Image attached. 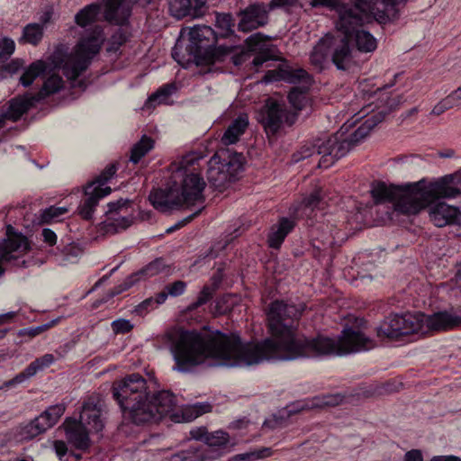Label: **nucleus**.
<instances>
[{
    "mask_svg": "<svg viewBox=\"0 0 461 461\" xmlns=\"http://www.w3.org/2000/svg\"><path fill=\"white\" fill-rule=\"evenodd\" d=\"M271 38L262 32H256L245 40V47L249 53L276 51L273 45L267 44Z\"/></svg>",
    "mask_w": 461,
    "mask_h": 461,
    "instance_id": "nucleus-28",
    "label": "nucleus"
},
{
    "mask_svg": "<svg viewBox=\"0 0 461 461\" xmlns=\"http://www.w3.org/2000/svg\"><path fill=\"white\" fill-rule=\"evenodd\" d=\"M326 35L321 38L310 54V62L318 71H321L328 61L330 56Z\"/></svg>",
    "mask_w": 461,
    "mask_h": 461,
    "instance_id": "nucleus-29",
    "label": "nucleus"
},
{
    "mask_svg": "<svg viewBox=\"0 0 461 461\" xmlns=\"http://www.w3.org/2000/svg\"><path fill=\"white\" fill-rule=\"evenodd\" d=\"M111 326L115 334H125L133 329V325L126 319L115 320L112 322Z\"/></svg>",
    "mask_w": 461,
    "mask_h": 461,
    "instance_id": "nucleus-51",
    "label": "nucleus"
},
{
    "mask_svg": "<svg viewBox=\"0 0 461 461\" xmlns=\"http://www.w3.org/2000/svg\"><path fill=\"white\" fill-rule=\"evenodd\" d=\"M39 101L32 94L26 93L17 95L7 102V108H0L5 121L17 122L22 116L33 108Z\"/></svg>",
    "mask_w": 461,
    "mask_h": 461,
    "instance_id": "nucleus-17",
    "label": "nucleus"
},
{
    "mask_svg": "<svg viewBox=\"0 0 461 461\" xmlns=\"http://www.w3.org/2000/svg\"><path fill=\"white\" fill-rule=\"evenodd\" d=\"M68 212V209L65 206H50L41 211V222L50 223L51 221L59 218Z\"/></svg>",
    "mask_w": 461,
    "mask_h": 461,
    "instance_id": "nucleus-46",
    "label": "nucleus"
},
{
    "mask_svg": "<svg viewBox=\"0 0 461 461\" xmlns=\"http://www.w3.org/2000/svg\"><path fill=\"white\" fill-rule=\"evenodd\" d=\"M129 37V32L125 29L120 27L111 36L106 50L108 52L118 51L120 48L128 41Z\"/></svg>",
    "mask_w": 461,
    "mask_h": 461,
    "instance_id": "nucleus-41",
    "label": "nucleus"
},
{
    "mask_svg": "<svg viewBox=\"0 0 461 461\" xmlns=\"http://www.w3.org/2000/svg\"><path fill=\"white\" fill-rule=\"evenodd\" d=\"M402 328H400L398 314L386 317L379 326L375 328L376 336L380 339H397L402 337Z\"/></svg>",
    "mask_w": 461,
    "mask_h": 461,
    "instance_id": "nucleus-26",
    "label": "nucleus"
},
{
    "mask_svg": "<svg viewBox=\"0 0 461 461\" xmlns=\"http://www.w3.org/2000/svg\"><path fill=\"white\" fill-rule=\"evenodd\" d=\"M358 24L349 25L348 28H338L337 35L326 34L331 62L337 69L346 71L350 68L353 60V47L350 41V32Z\"/></svg>",
    "mask_w": 461,
    "mask_h": 461,
    "instance_id": "nucleus-12",
    "label": "nucleus"
},
{
    "mask_svg": "<svg viewBox=\"0 0 461 461\" xmlns=\"http://www.w3.org/2000/svg\"><path fill=\"white\" fill-rule=\"evenodd\" d=\"M198 158L188 155L181 160L167 182L166 188L150 192L149 200L157 210L167 212L183 205L190 207L205 201L203 190L206 183L200 174L189 169Z\"/></svg>",
    "mask_w": 461,
    "mask_h": 461,
    "instance_id": "nucleus-5",
    "label": "nucleus"
},
{
    "mask_svg": "<svg viewBox=\"0 0 461 461\" xmlns=\"http://www.w3.org/2000/svg\"><path fill=\"white\" fill-rule=\"evenodd\" d=\"M112 391L123 415L137 425L159 421L170 414L176 404V396L169 391L150 394L147 381L136 373L115 381Z\"/></svg>",
    "mask_w": 461,
    "mask_h": 461,
    "instance_id": "nucleus-4",
    "label": "nucleus"
},
{
    "mask_svg": "<svg viewBox=\"0 0 461 461\" xmlns=\"http://www.w3.org/2000/svg\"><path fill=\"white\" fill-rule=\"evenodd\" d=\"M42 237H43L44 242H46L50 246H53L54 244H56L57 235L50 229H47V228L43 229L42 230Z\"/></svg>",
    "mask_w": 461,
    "mask_h": 461,
    "instance_id": "nucleus-62",
    "label": "nucleus"
},
{
    "mask_svg": "<svg viewBox=\"0 0 461 461\" xmlns=\"http://www.w3.org/2000/svg\"><path fill=\"white\" fill-rule=\"evenodd\" d=\"M321 190L317 189L314 192H312L309 196L303 199V204L307 208H315L318 206L319 203L321 202L322 196L321 194Z\"/></svg>",
    "mask_w": 461,
    "mask_h": 461,
    "instance_id": "nucleus-57",
    "label": "nucleus"
},
{
    "mask_svg": "<svg viewBox=\"0 0 461 461\" xmlns=\"http://www.w3.org/2000/svg\"><path fill=\"white\" fill-rule=\"evenodd\" d=\"M104 41V31L95 25L86 32L75 48V54L68 56L63 46H59L50 56L54 68H62L63 74L72 81V86L85 87L84 81L76 82L77 77L87 69L93 58L100 51Z\"/></svg>",
    "mask_w": 461,
    "mask_h": 461,
    "instance_id": "nucleus-8",
    "label": "nucleus"
},
{
    "mask_svg": "<svg viewBox=\"0 0 461 461\" xmlns=\"http://www.w3.org/2000/svg\"><path fill=\"white\" fill-rule=\"evenodd\" d=\"M100 11V6L96 4H91L81 9L75 15V23L80 27H86L94 23Z\"/></svg>",
    "mask_w": 461,
    "mask_h": 461,
    "instance_id": "nucleus-35",
    "label": "nucleus"
},
{
    "mask_svg": "<svg viewBox=\"0 0 461 461\" xmlns=\"http://www.w3.org/2000/svg\"><path fill=\"white\" fill-rule=\"evenodd\" d=\"M429 219L437 227L447 225L461 226V211L459 208L439 202L429 208Z\"/></svg>",
    "mask_w": 461,
    "mask_h": 461,
    "instance_id": "nucleus-18",
    "label": "nucleus"
},
{
    "mask_svg": "<svg viewBox=\"0 0 461 461\" xmlns=\"http://www.w3.org/2000/svg\"><path fill=\"white\" fill-rule=\"evenodd\" d=\"M343 396L340 394H326L322 396H316L312 399V406L315 408H323L327 406H337L343 402Z\"/></svg>",
    "mask_w": 461,
    "mask_h": 461,
    "instance_id": "nucleus-44",
    "label": "nucleus"
},
{
    "mask_svg": "<svg viewBox=\"0 0 461 461\" xmlns=\"http://www.w3.org/2000/svg\"><path fill=\"white\" fill-rule=\"evenodd\" d=\"M454 105L448 96H446L439 103H438L432 109L431 114L440 115L448 109L453 108Z\"/></svg>",
    "mask_w": 461,
    "mask_h": 461,
    "instance_id": "nucleus-56",
    "label": "nucleus"
},
{
    "mask_svg": "<svg viewBox=\"0 0 461 461\" xmlns=\"http://www.w3.org/2000/svg\"><path fill=\"white\" fill-rule=\"evenodd\" d=\"M192 9L189 16L193 18H199L204 15L206 11V1L205 0H191Z\"/></svg>",
    "mask_w": 461,
    "mask_h": 461,
    "instance_id": "nucleus-54",
    "label": "nucleus"
},
{
    "mask_svg": "<svg viewBox=\"0 0 461 461\" xmlns=\"http://www.w3.org/2000/svg\"><path fill=\"white\" fill-rule=\"evenodd\" d=\"M256 57L252 60V65L258 68L261 67L266 61L275 59V51L270 52H262V53H256Z\"/></svg>",
    "mask_w": 461,
    "mask_h": 461,
    "instance_id": "nucleus-58",
    "label": "nucleus"
},
{
    "mask_svg": "<svg viewBox=\"0 0 461 461\" xmlns=\"http://www.w3.org/2000/svg\"><path fill=\"white\" fill-rule=\"evenodd\" d=\"M47 68L46 62L41 59L32 62L20 77V83L24 87L30 86L37 77L46 72Z\"/></svg>",
    "mask_w": 461,
    "mask_h": 461,
    "instance_id": "nucleus-33",
    "label": "nucleus"
},
{
    "mask_svg": "<svg viewBox=\"0 0 461 461\" xmlns=\"http://www.w3.org/2000/svg\"><path fill=\"white\" fill-rule=\"evenodd\" d=\"M64 81L59 75H52L49 77L43 83L42 86L37 94L33 95L39 101H42L48 96L58 93L63 87Z\"/></svg>",
    "mask_w": 461,
    "mask_h": 461,
    "instance_id": "nucleus-34",
    "label": "nucleus"
},
{
    "mask_svg": "<svg viewBox=\"0 0 461 461\" xmlns=\"http://www.w3.org/2000/svg\"><path fill=\"white\" fill-rule=\"evenodd\" d=\"M15 49L14 41L10 38H4L0 42V61L7 60Z\"/></svg>",
    "mask_w": 461,
    "mask_h": 461,
    "instance_id": "nucleus-50",
    "label": "nucleus"
},
{
    "mask_svg": "<svg viewBox=\"0 0 461 461\" xmlns=\"http://www.w3.org/2000/svg\"><path fill=\"white\" fill-rule=\"evenodd\" d=\"M362 25H357L350 32V41L355 40L357 50L361 52H372L376 49V40L365 30H359Z\"/></svg>",
    "mask_w": 461,
    "mask_h": 461,
    "instance_id": "nucleus-27",
    "label": "nucleus"
},
{
    "mask_svg": "<svg viewBox=\"0 0 461 461\" xmlns=\"http://www.w3.org/2000/svg\"><path fill=\"white\" fill-rule=\"evenodd\" d=\"M220 456L214 450L204 448L199 445H192L186 449L173 454L169 461H212Z\"/></svg>",
    "mask_w": 461,
    "mask_h": 461,
    "instance_id": "nucleus-21",
    "label": "nucleus"
},
{
    "mask_svg": "<svg viewBox=\"0 0 461 461\" xmlns=\"http://www.w3.org/2000/svg\"><path fill=\"white\" fill-rule=\"evenodd\" d=\"M404 461H423L422 453L419 449H411L404 455Z\"/></svg>",
    "mask_w": 461,
    "mask_h": 461,
    "instance_id": "nucleus-63",
    "label": "nucleus"
},
{
    "mask_svg": "<svg viewBox=\"0 0 461 461\" xmlns=\"http://www.w3.org/2000/svg\"><path fill=\"white\" fill-rule=\"evenodd\" d=\"M272 454L273 451L270 447H264L258 449H254L246 453L236 455L234 456V461H255L258 459L268 457Z\"/></svg>",
    "mask_w": 461,
    "mask_h": 461,
    "instance_id": "nucleus-42",
    "label": "nucleus"
},
{
    "mask_svg": "<svg viewBox=\"0 0 461 461\" xmlns=\"http://www.w3.org/2000/svg\"><path fill=\"white\" fill-rule=\"evenodd\" d=\"M49 428L41 415L32 420L30 422L21 425L19 429V435L24 440H30L33 438L44 433Z\"/></svg>",
    "mask_w": 461,
    "mask_h": 461,
    "instance_id": "nucleus-31",
    "label": "nucleus"
},
{
    "mask_svg": "<svg viewBox=\"0 0 461 461\" xmlns=\"http://www.w3.org/2000/svg\"><path fill=\"white\" fill-rule=\"evenodd\" d=\"M230 441V436L223 430H216L208 433L205 438V444L210 447H221L228 445Z\"/></svg>",
    "mask_w": 461,
    "mask_h": 461,
    "instance_id": "nucleus-45",
    "label": "nucleus"
},
{
    "mask_svg": "<svg viewBox=\"0 0 461 461\" xmlns=\"http://www.w3.org/2000/svg\"><path fill=\"white\" fill-rule=\"evenodd\" d=\"M43 35V26L37 23H32L23 28V32L18 41L20 44L37 46L41 41Z\"/></svg>",
    "mask_w": 461,
    "mask_h": 461,
    "instance_id": "nucleus-32",
    "label": "nucleus"
},
{
    "mask_svg": "<svg viewBox=\"0 0 461 461\" xmlns=\"http://www.w3.org/2000/svg\"><path fill=\"white\" fill-rule=\"evenodd\" d=\"M169 14L177 20L189 16L192 9L191 0H167Z\"/></svg>",
    "mask_w": 461,
    "mask_h": 461,
    "instance_id": "nucleus-38",
    "label": "nucleus"
},
{
    "mask_svg": "<svg viewBox=\"0 0 461 461\" xmlns=\"http://www.w3.org/2000/svg\"><path fill=\"white\" fill-rule=\"evenodd\" d=\"M116 170L115 165H108L99 176L86 185L85 198L77 208L78 214L83 219H92L95 207L98 204L99 200L111 193V187H103V185L115 175Z\"/></svg>",
    "mask_w": 461,
    "mask_h": 461,
    "instance_id": "nucleus-11",
    "label": "nucleus"
},
{
    "mask_svg": "<svg viewBox=\"0 0 461 461\" xmlns=\"http://www.w3.org/2000/svg\"><path fill=\"white\" fill-rule=\"evenodd\" d=\"M154 304V298L149 297L141 302L139 305H137L135 308V312L138 314H143L144 312H149V308H152Z\"/></svg>",
    "mask_w": 461,
    "mask_h": 461,
    "instance_id": "nucleus-61",
    "label": "nucleus"
},
{
    "mask_svg": "<svg viewBox=\"0 0 461 461\" xmlns=\"http://www.w3.org/2000/svg\"><path fill=\"white\" fill-rule=\"evenodd\" d=\"M213 30L208 25H194L189 31L188 44L177 40L172 50V58L182 67L194 63L196 66L214 64L224 60L232 52L234 47L220 45L215 47L219 39L235 36L236 20L231 13L215 12Z\"/></svg>",
    "mask_w": 461,
    "mask_h": 461,
    "instance_id": "nucleus-3",
    "label": "nucleus"
},
{
    "mask_svg": "<svg viewBox=\"0 0 461 461\" xmlns=\"http://www.w3.org/2000/svg\"><path fill=\"white\" fill-rule=\"evenodd\" d=\"M297 119V113L287 108L286 104L274 98H267L260 109L258 121L266 134L275 136L285 124L292 126Z\"/></svg>",
    "mask_w": 461,
    "mask_h": 461,
    "instance_id": "nucleus-10",
    "label": "nucleus"
},
{
    "mask_svg": "<svg viewBox=\"0 0 461 461\" xmlns=\"http://www.w3.org/2000/svg\"><path fill=\"white\" fill-rule=\"evenodd\" d=\"M208 431L205 427H200L194 429L190 431L191 438L195 440H201L205 443V438H207Z\"/></svg>",
    "mask_w": 461,
    "mask_h": 461,
    "instance_id": "nucleus-60",
    "label": "nucleus"
},
{
    "mask_svg": "<svg viewBox=\"0 0 461 461\" xmlns=\"http://www.w3.org/2000/svg\"><path fill=\"white\" fill-rule=\"evenodd\" d=\"M454 107L461 105V86L447 95Z\"/></svg>",
    "mask_w": 461,
    "mask_h": 461,
    "instance_id": "nucleus-64",
    "label": "nucleus"
},
{
    "mask_svg": "<svg viewBox=\"0 0 461 461\" xmlns=\"http://www.w3.org/2000/svg\"><path fill=\"white\" fill-rule=\"evenodd\" d=\"M66 436L69 443L77 449L86 450L90 447L89 434L93 433L87 427L76 420H68L66 422Z\"/></svg>",
    "mask_w": 461,
    "mask_h": 461,
    "instance_id": "nucleus-19",
    "label": "nucleus"
},
{
    "mask_svg": "<svg viewBox=\"0 0 461 461\" xmlns=\"http://www.w3.org/2000/svg\"><path fill=\"white\" fill-rule=\"evenodd\" d=\"M400 101L390 99L388 105L389 108L383 109L368 118H366L353 132L348 136L345 135L348 132L349 128L353 123L348 125L344 123L340 129L327 140H317L315 143L309 146L305 145L298 154H294V160L299 161L307 158L321 156L318 161L319 167L328 168L334 162L340 158L344 157L352 149L353 146L357 144L380 122H382L385 116L392 109L398 105Z\"/></svg>",
    "mask_w": 461,
    "mask_h": 461,
    "instance_id": "nucleus-6",
    "label": "nucleus"
},
{
    "mask_svg": "<svg viewBox=\"0 0 461 461\" xmlns=\"http://www.w3.org/2000/svg\"><path fill=\"white\" fill-rule=\"evenodd\" d=\"M167 268L164 259L158 258L148 264L146 267L136 272L138 277H151L160 273H163Z\"/></svg>",
    "mask_w": 461,
    "mask_h": 461,
    "instance_id": "nucleus-40",
    "label": "nucleus"
},
{
    "mask_svg": "<svg viewBox=\"0 0 461 461\" xmlns=\"http://www.w3.org/2000/svg\"><path fill=\"white\" fill-rule=\"evenodd\" d=\"M297 0H271L267 5L269 8V11L276 8H282V7H294L297 5Z\"/></svg>",
    "mask_w": 461,
    "mask_h": 461,
    "instance_id": "nucleus-59",
    "label": "nucleus"
},
{
    "mask_svg": "<svg viewBox=\"0 0 461 461\" xmlns=\"http://www.w3.org/2000/svg\"><path fill=\"white\" fill-rule=\"evenodd\" d=\"M54 322H55V321H51L50 323L37 326V327L23 329L19 331V335H21V336L27 335L30 338H34V337L38 336L39 334H41V332L45 331L46 330L50 329L53 325Z\"/></svg>",
    "mask_w": 461,
    "mask_h": 461,
    "instance_id": "nucleus-52",
    "label": "nucleus"
},
{
    "mask_svg": "<svg viewBox=\"0 0 461 461\" xmlns=\"http://www.w3.org/2000/svg\"><path fill=\"white\" fill-rule=\"evenodd\" d=\"M407 0H377L374 17L379 23L397 20ZM313 7L324 6L335 10L339 14L337 28H348L352 24H365L373 19V0H354V5L341 3L340 0H311Z\"/></svg>",
    "mask_w": 461,
    "mask_h": 461,
    "instance_id": "nucleus-7",
    "label": "nucleus"
},
{
    "mask_svg": "<svg viewBox=\"0 0 461 461\" xmlns=\"http://www.w3.org/2000/svg\"><path fill=\"white\" fill-rule=\"evenodd\" d=\"M249 125L248 116L246 114L240 115L233 120L224 131L221 141L223 145H230L236 143L240 137L245 132Z\"/></svg>",
    "mask_w": 461,
    "mask_h": 461,
    "instance_id": "nucleus-25",
    "label": "nucleus"
},
{
    "mask_svg": "<svg viewBox=\"0 0 461 461\" xmlns=\"http://www.w3.org/2000/svg\"><path fill=\"white\" fill-rule=\"evenodd\" d=\"M294 228V221L288 218H281L276 225H273L267 237V243L272 249H279L285 237Z\"/></svg>",
    "mask_w": 461,
    "mask_h": 461,
    "instance_id": "nucleus-24",
    "label": "nucleus"
},
{
    "mask_svg": "<svg viewBox=\"0 0 461 461\" xmlns=\"http://www.w3.org/2000/svg\"><path fill=\"white\" fill-rule=\"evenodd\" d=\"M104 3V18L109 23L123 25L130 14L131 10L124 5L125 0H103Z\"/></svg>",
    "mask_w": 461,
    "mask_h": 461,
    "instance_id": "nucleus-22",
    "label": "nucleus"
},
{
    "mask_svg": "<svg viewBox=\"0 0 461 461\" xmlns=\"http://www.w3.org/2000/svg\"><path fill=\"white\" fill-rule=\"evenodd\" d=\"M54 362V357L51 354H46L43 357L32 361L23 372L16 375L13 379L5 383L6 387L14 386L17 384H22L27 379L32 377L38 371L44 367L49 366Z\"/></svg>",
    "mask_w": 461,
    "mask_h": 461,
    "instance_id": "nucleus-23",
    "label": "nucleus"
},
{
    "mask_svg": "<svg viewBox=\"0 0 461 461\" xmlns=\"http://www.w3.org/2000/svg\"><path fill=\"white\" fill-rule=\"evenodd\" d=\"M315 409V406H312V400L309 402H297L290 406H288V415L296 414L304 410Z\"/></svg>",
    "mask_w": 461,
    "mask_h": 461,
    "instance_id": "nucleus-55",
    "label": "nucleus"
},
{
    "mask_svg": "<svg viewBox=\"0 0 461 461\" xmlns=\"http://www.w3.org/2000/svg\"><path fill=\"white\" fill-rule=\"evenodd\" d=\"M186 287V284L184 281L177 280L172 284L167 285L165 287V290L167 291V294L173 297L179 296L184 294Z\"/></svg>",
    "mask_w": 461,
    "mask_h": 461,
    "instance_id": "nucleus-53",
    "label": "nucleus"
},
{
    "mask_svg": "<svg viewBox=\"0 0 461 461\" xmlns=\"http://www.w3.org/2000/svg\"><path fill=\"white\" fill-rule=\"evenodd\" d=\"M400 328H402V336H406L412 333L423 334L421 312H416L414 314L405 313L399 315Z\"/></svg>",
    "mask_w": 461,
    "mask_h": 461,
    "instance_id": "nucleus-30",
    "label": "nucleus"
},
{
    "mask_svg": "<svg viewBox=\"0 0 461 461\" xmlns=\"http://www.w3.org/2000/svg\"><path fill=\"white\" fill-rule=\"evenodd\" d=\"M269 14L268 6L262 2L252 3L244 8H240L236 13V17L239 19L237 23L238 31L248 33L267 26L270 20Z\"/></svg>",
    "mask_w": 461,
    "mask_h": 461,
    "instance_id": "nucleus-13",
    "label": "nucleus"
},
{
    "mask_svg": "<svg viewBox=\"0 0 461 461\" xmlns=\"http://www.w3.org/2000/svg\"><path fill=\"white\" fill-rule=\"evenodd\" d=\"M370 193L375 204L389 202L401 213L416 214L437 200L461 195V172L445 175L434 180L422 178L402 185L374 182Z\"/></svg>",
    "mask_w": 461,
    "mask_h": 461,
    "instance_id": "nucleus-2",
    "label": "nucleus"
},
{
    "mask_svg": "<svg viewBox=\"0 0 461 461\" xmlns=\"http://www.w3.org/2000/svg\"><path fill=\"white\" fill-rule=\"evenodd\" d=\"M212 411V405L208 402H197L187 405L182 410V418L184 421H191L197 417L208 413Z\"/></svg>",
    "mask_w": 461,
    "mask_h": 461,
    "instance_id": "nucleus-37",
    "label": "nucleus"
},
{
    "mask_svg": "<svg viewBox=\"0 0 461 461\" xmlns=\"http://www.w3.org/2000/svg\"><path fill=\"white\" fill-rule=\"evenodd\" d=\"M305 305L283 300L272 302L267 311L268 330L274 339L258 343H243L239 336L217 331L206 336L181 328L167 333L176 366L174 370L190 372L206 359L211 366L242 367L258 365L264 360H293L324 355H348L368 351L376 342L364 332L345 328L338 339L318 336L307 339L297 332L298 321Z\"/></svg>",
    "mask_w": 461,
    "mask_h": 461,
    "instance_id": "nucleus-1",
    "label": "nucleus"
},
{
    "mask_svg": "<svg viewBox=\"0 0 461 461\" xmlns=\"http://www.w3.org/2000/svg\"><path fill=\"white\" fill-rule=\"evenodd\" d=\"M308 90V86H294L293 87L288 94V100L292 106L300 111L303 108L305 103L307 102L306 93Z\"/></svg>",
    "mask_w": 461,
    "mask_h": 461,
    "instance_id": "nucleus-39",
    "label": "nucleus"
},
{
    "mask_svg": "<svg viewBox=\"0 0 461 461\" xmlns=\"http://www.w3.org/2000/svg\"><path fill=\"white\" fill-rule=\"evenodd\" d=\"M65 411V406L62 404H57L49 407L46 411H44L41 414V418L44 420V421L49 424V428L53 427L59 418L63 415Z\"/></svg>",
    "mask_w": 461,
    "mask_h": 461,
    "instance_id": "nucleus-43",
    "label": "nucleus"
},
{
    "mask_svg": "<svg viewBox=\"0 0 461 461\" xmlns=\"http://www.w3.org/2000/svg\"><path fill=\"white\" fill-rule=\"evenodd\" d=\"M154 147V140L146 135L133 145L131 149L130 161L137 164Z\"/></svg>",
    "mask_w": 461,
    "mask_h": 461,
    "instance_id": "nucleus-36",
    "label": "nucleus"
},
{
    "mask_svg": "<svg viewBox=\"0 0 461 461\" xmlns=\"http://www.w3.org/2000/svg\"><path fill=\"white\" fill-rule=\"evenodd\" d=\"M103 401L95 395L89 396L83 403L79 423L87 427L90 431L98 433L104 429Z\"/></svg>",
    "mask_w": 461,
    "mask_h": 461,
    "instance_id": "nucleus-16",
    "label": "nucleus"
},
{
    "mask_svg": "<svg viewBox=\"0 0 461 461\" xmlns=\"http://www.w3.org/2000/svg\"><path fill=\"white\" fill-rule=\"evenodd\" d=\"M131 205V200L123 198L107 204L108 210L105 214L108 217V222H105L104 227L107 233L114 234L125 230L133 223L134 218L129 212Z\"/></svg>",
    "mask_w": 461,
    "mask_h": 461,
    "instance_id": "nucleus-14",
    "label": "nucleus"
},
{
    "mask_svg": "<svg viewBox=\"0 0 461 461\" xmlns=\"http://www.w3.org/2000/svg\"><path fill=\"white\" fill-rule=\"evenodd\" d=\"M243 156L240 153H230L229 150H220L214 155L207 170V180L215 189L221 191L227 185L234 182L243 168Z\"/></svg>",
    "mask_w": 461,
    "mask_h": 461,
    "instance_id": "nucleus-9",
    "label": "nucleus"
},
{
    "mask_svg": "<svg viewBox=\"0 0 461 461\" xmlns=\"http://www.w3.org/2000/svg\"><path fill=\"white\" fill-rule=\"evenodd\" d=\"M214 293H215V290H213L212 287L209 286L208 285H204L203 287L202 291L200 292L196 301L192 303L188 306V310L194 311V310L197 309L198 307L205 304L207 302H209L212 298Z\"/></svg>",
    "mask_w": 461,
    "mask_h": 461,
    "instance_id": "nucleus-47",
    "label": "nucleus"
},
{
    "mask_svg": "<svg viewBox=\"0 0 461 461\" xmlns=\"http://www.w3.org/2000/svg\"><path fill=\"white\" fill-rule=\"evenodd\" d=\"M176 90V86L174 84H167L158 89V91L154 94H152L149 101V102H155L158 101V103H161L166 98H167L169 95L173 94V92Z\"/></svg>",
    "mask_w": 461,
    "mask_h": 461,
    "instance_id": "nucleus-49",
    "label": "nucleus"
},
{
    "mask_svg": "<svg viewBox=\"0 0 461 461\" xmlns=\"http://www.w3.org/2000/svg\"><path fill=\"white\" fill-rule=\"evenodd\" d=\"M140 280V277L137 276L136 273L129 276L122 284L118 285L114 288L111 289L107 293V298L111 299L116 295H119L122 292L131 288L137 281Z\"/></svg>",
    "mask_w": 461,
    "mask_h": 461,
    "instance_id": "nucleus-48",
    "label": "nucleus"
},
{
    "mask_svg": "<svg viewBox=\"0 0 461 461\" xmlns=\"http://www.w3.org/2000/svg\"><path fill=\"white\" fill-rule=\"evenodd\" d=\"M267 81L272 80H284L290 84H296L303 82L310 85L312 78L309 73L303 68L294 69L288 66L279 68L277 71L268 70L265 76Z\"/></svg>",
    "mask_w": 461,
    "mask_h": 461,
    "instance_id": "nucleus-20",
    "label": "nucleus"
},
{
    "mask_svg": "<svg viewBox=\"0 0 461 461\" xmlns=\"http://www.w3.org/2000/svg\"><path fill=\"white\" fill-rule=\"evenodd\" d=\"M423 334L429 331H447L461 328V313L456 310L438 311L432 314L421 312Z\"/></svg>",
    "mask_w": 461,
    "mask_h": 461,
    "instance_id": "nucleus-15",
    "label": "nucleus"
}]
</instances>
